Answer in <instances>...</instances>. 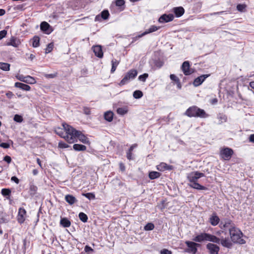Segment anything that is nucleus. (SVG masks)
I'll return each instance as SVG.
<instances>
[{"instance_id": "f257e3e1", "label": "nucleus", "mask_w": 254, "mask_h": 254, "mask_svg": "<svg viewBox=\"0 0 254 254\" xmlns=\"http://www.w3.org/2000/svg\"><path fill=\"white\" fill-rule=\"evenodd\" d=\"M62 125L65 132V140L69 143H73L76 140L77 136L79 135L80 131L65 123H63Z\"/></svg>"}, {"instance_id": "f03ea898", "label": "nucleus", "mask_w": 254, "mask_h": 254, "mask_svg": "<svg viewBox=\"0 0 254 254\" xmlns=\"http://www.w3.org/2000/svg\"><path fill=\"white\" fill-rule=\"evenodd\" d=\"M229 232L231 240L233 243L240 245L246 244V241L242 238L244 234L240 229L236 226L229 228Z\"/></svg>"}, {"instance_id": "7ed1b4c3", "label": "nucleus", "mask_w": 254, "mask_h": 254, "mask_svg": "<svg viewBox=\"0 0 254 254\" xmlns=\"http://www.w3.org/2000/svg\"><path fill=\"white\" fill-rule=\"evenodd\" d=\"M185 115L189 117H196L200 118H206L208 117L205 111L196 106L189 107L185 112Z\"/></svg>"}, {"instance_id": "20e7f679", "label": "nucleus", "mask_w": 254, "mask_h": 254, "mask_svg": "<svg viewBox=\"0 0 254 254\" xmlns=\"http://www.w3.org/2000/svg\"><path fill=\"white\" fill-rule=\"evenodd\" d=\"M137 75V71L134 69H131L129 70L128 72H127L124 78L119 83V85L120 86H122L124 85L127 84L130 80H132L134 79Z\"/></svg>"}, {"instance_id": "39448f33", "label": "nucleus", "mask_w": 254, "mask_h": 254, "mask_svg": "<svg viewBox=\"0 0 254 254\" xmlns=\"http://www.w3.org/2000/svg\"><path fill=\"white\" fill-rule=\"evenodd\" d=\"M185 244L188 248L185 249V252L190 254L192 253V254H195L197 251V248L200 246V245L198 243L189 241H186Z\"/></svg>"}, {"instance_id": "423d86ee", "label": "nucleus", "mask_w": 254, "mask_h": 254, "mask_svg": "<svg viewBox=\"0 0 254 254\" xmlns=\"http://www.w3.org/2000/svg\"><path fill=\"white\" fill-rule=\"evenodd\" d=\"M234 153L233 150L229 147H224L220 151V154L225 160H229Z\"/></svg>"}, {"instance_id": "0eeeda50", "label": "nucleus", "mask_w": 254, "mask_h": 254, "mask_svg": "<svg viewBox=\"0 0 254 254\" xmlns=\"http://www.w3.org/2000/svg\"><path fill=\"white\" fill-rule=\"evenodd\" d=\"M204 174L198 171L192 172L188 176V179L191 184L197 182L198 179L204 177Z\"/></svg>"}, {"instance_id": "6e6552de", "label": "nucleus", "mask_w": 254, "mask_h": 254, "mask_svg": "<svg viewBox=\"0 0 254 254\" xmlns=\"http://www.w3.org/2000/svg\"><path fill=\"white\" fill-rule=\"evenodd\" d=\"M235 226V224L233 222V221L228 218H225L221 222L219 225V227L221 229H229V228H232Z\"/></svg>"}, {"instance_id": "1a4fd4ad", "label": "nucleus", "mask_w": 254, "mask_h": 254, "mask_svg": "<svg viewBox=\"0 0 254 254\" xmlns=\"http://www.w3.org/2000/svg\"><path fill=\"white\" fill-rule=\"evenodd\" d=\"M26 211L23 207H20L18 209L17 220L20 224L24 223L26 217Z\"/></svg>"}, {"instance_id": "9d476101", "label": "nucleus", "mask_w": 254, "mask_h": 254, "mask_svg": "<svg viewBox=\"0 0 254 254\" xmlns=\"http://www.w3.org/2000/svg\"><path fill=\"white\" fill-rule=\"evenodd\" d=\"M206 248L210 254H218L220 251L219 247L213 243H208Z\"/></svg>"}, {"instance_id": "9b49d317", "label": "nucleus", "mask_w": 254, "mask_h": 254, "mask_svg": "<svg viewBox=\"0 0 254 254\" xmlns=\"http://www.w3.org/2000/svg\"><path fill=\"white\" fill-rule=\"evenodd\" d=\"M17 79L27 84H32L36 82L35 79L30 75L24 76L23 75H20L17 77Z\"/></svg>"}, {"instance_id": "f8f14e48", "label": "nucleus", "mask_w": 254, "mask_h": 254, "mask_svg": "<svg viewBox=\"0 0 254 254\" xmlns=\"http://www.w3.org/2000/svg\"><path fill=\"white\" fill-rule=\"evenodd\" d=\"M40 29L46 34H50L53 31L52 27L46 21H43L41 23Z\"/></svg>"}, {"instance_id": "ddd939ff", "label": "nucleus", "mask_w": 254, "mask_h": 254, "mask_svg": "<svg viewBox=\"0 0 254 254\" xmlns=\"http://www.w3.org/2000/svg\"><path fill=\"white\" fill-rule=\"evenodd\" d=\"M174 16L173 14H164L159 17L158 21L160 23L169 22L172 21L174 19Z\"/></svg>"}, {"instance_id": "4468645a", "label": "nucleus", "mask_w": 254, "mask_h": 254, "mask_svg": "<svg viewBox=\"0 0 254 254\" xmlns=\"http://www.w3.org/2000/svg\"><path fill=\"white\" fill-rule=\"evenodd\" d=\"M181 69L185 75H189L193 72L190 70V64L189 61H185L183 63Z\"/></svg>"}, {"instance_id": "2eb2a0df", "label": "nucleus", "mask_w": 254, "mask_h": 254, "mask_svg": "<svg viewBox=\"0 0 254 254\" xmlns=\"http://www.w3.org/2000/svg\"><path fill=\"white\" fill-rule=\"evenodd\" d=\"M209 76L210 74H203L197 77L194 80L193 82V85L195 87H197L203 83V82L205 80V79L209 77Z\"/></svg>"}, {"instance_id": "dca6fc26", "label": "nucleus", "mask_w": 254, "mask_h": 254, "mask_svg": "<svg viewBox=\"0 0 254 254\" xmlns=\"http://www.w3.org/2000/svg\"><path fill=\"white\" fill-rule=\"evenodd\" d=\"M92 49L95 55L99 58H102L103 57V52L102 47L101 45L93 46Z\"/></svg>"}, {"instance_id": "f3484780", "label": "nucleus", "mask_w": 254, "mask_h": 254, "mask_svg": "<svg viewBox=\"0 0 254 254\" xmlns=\"http://www.w3.org/2000/svg\"><path fill=\"white\" fill-rule=\"evenodd\" d=\"M207 233H201L199 234L194 237L192 240L193 241L197 243H201L203 241H207Z\"/></svg>"}, {"instance_id": "a211bd4d", "label": "nucleus", "mask_w": 254, "mask_h": 254, "mask_svg": "<svg viewBox=\"0 0 254 254\" xmlns=\"http://www.w3.org/2000/svg\"><path fill=\"white\" fill-rule=\"evenodd\" d=\"M20 44L21 42L18 38L14 36H11L9 41L6 44V45L12 46L15 48H17Z\"/></svg>"}, {"instance_id": "6ab92c4d", "label": "nucleus", "mask_w": 254, "mask_h": 254, "mask_svg": "<svg viewBox=\"0 0 254 254\" xmlns=\"http://www.w3.org/2000/svg\"><path fill=\"white\" fill-rule=\"evenodd\" d=\"M173 166L168 165L166 163L162 162L157 166V169L160 171H164L165 170L171 171L173 170Z\"/></svg>"}, {"instance_id": "aec40b11", "label": "nucleus", "mask_w": 254, "mask_h": 254, "mask_svg": "<svg viewBox=\"0 0 254 254\" xmlns=\"http://www.w3.org/2000/svg\"><path fill=\"white\" fill-rule=\"evenodd\" d=\"M109 11L105 9L101 12L100 15H98L95 17V20L100 21L101 19L106 20L109 18Z\"/></svg>"}, {"instance_id": "412c9836", "label": "nucleus", "mask_w": 254, "mask_h": 254, "mask_svg": "<svg viewBox=\"0 0 254 254\" xmlns=\"http://www.w3.org/2000/svg\"><path fill=\"white\" fill-rule=\"evenodd\" d=\"M209 221L211 225L215 226L218 224L220 222V219L215 212L213 213L212 215L209 218Z\"/></svg>"}, {"instance_id": "4be33fe9", "label": "nucleus", "mask_w": 254, "mask_h": 254, "mask_svg": "<svg viewBox=\"0 0 254 254\" xmlns=\"http://www.w3.org/2000/svg\"><path fill=\"white\" fill-rule=\"evenodd\" d=\"M220 244H221L223 247L228 249H231L233 247L232 242L230 241L228 238L220 239Z\"/></svg>"}, {"instance_id": "5701e85b", "label": "nucleus", "mask_w": 254, "mask_h": 254, "mask_svg": "<svg viewBox=\"0 0 254 254\" xmlns=\"http://www.w3.org/2000/svg\"><path fill=\"white\" fill-rule=\"evenodd\" d=\"M173 12L177 17H180L184 14L185 9L182 6L175 7L173 8Z\"/></svg>"}, {"instance_id": "b1692460", "label": "nucleus", "mask_w": 254, "mask_h": 254, "mask_svg": "<svg viewBox=\"0 0 254 254\" xmlns=\"http://www.w3.org/2000/svg\"><path fill=\"white\" fill-rule=\"evenodd\" d=\"M207 241L219 244L220 242V239L215 235L207 233Z\"/></svg>"}, {"instance_id": "393cba45", "label": "nucleus", "mask_w": 254, "mask_h": 254, "mask_svg": "<svg viewBox=\"0 0 254 254\" xmlns=\"http://www.w3.org/2000/svg\"><path fill=\"white\" fill-rule=\"evenodd\" d=\"M14 86L24 91H29L31 89V87L29 85L19 82H15Z\"/></svg>"}, {"instance_id": "a878e982", "label": "nucleus", "mask_w": 254, "mask_h": 254, "mask_svg": "<svg viewBox=\"0 0 254 254\" xmlns=\"http://www.w3.org/2000/svg\"><path fill=\"white\" fill-rule=\"evenodd\" d=\"M64 199L69 205H72L77 201L76 198L71 194L66 195Z\"/></svg>"}, {"instance_id": "bb28decb", "label": "nucleus", "mask_w": 254, "mask_h": 254, "mask_svg": "<svg viewBox=\"0 0 254 254\" xmlns=\"http://www.w3.org/2000/svg\"><path fill=\"white\" fill-rule=\"evenodd\" d=\"M60 223L64 228L69 227L71 225L70 220L66 217H61Z\"/></svg>"}, {"instance_id": "cd10ccee", "label": "nucleus", "mask_w": 254, "mask_h": 254, "mask_svg": "<svg viewBox=\"0 0 254 254\" xmlns=\"http://www.w3.org/2000/svg\"><path fill=\"white\" fill-rule=\"evenodd\" d=\"M11 191L10 189L4 188L1 190V194L7 199H10Z\"/></svg>"}, {"instance_id": "c85d7f7f", "label": "nucleus", "mask_w": 254, "mask_h": 254, "mask_svg": "<svg viewBox=\"0 0 254 254\" xmlns=\"http://www.w3.org/2000/svg\"><path fill=\"white\" fill-rule=\"evenodd\" d=\"M55 132L57 134L65 139V132L64 131V128H62L60 127H56L55 129Z\"/></svg>"}, {"instance_id": "c756f323", "label": "nucleus", "mask_w": 254, "mask_h": 254, "mask_svg": "<svg viewBox=\"0 0 254 254\" xmlns=\"http://www.w3.org/2000/svg\"><path fill=\"white\" fill-rule=\"evenodd\" d=\"M190 186L195 189L198 190H207V188L203 186L200 185L199 183L197 182H195L192 184H190Z\"/></svg>"}, {"instance_id": "7c9ffc66", "label": "nucleus", "mask_w": 254, "mask_h": 254, "mask_svg": "<svg viewBox=\"0 0 254 254\" xmlns=\"http://www.w3.org/2000/svg\"><path fill=\"white\" fill-rule=\"evenodd\" d=\"M161 175V173L158 172L151 171L149 173L148 177L150 180H154L159 178Z\"/></svg>"}, {"instance_id": "2f4dec72", "label": "nucleus", "mask_w": 254, "mask_h": 254, "mask_svg": "<svg viewBox=\"0 0 254 254\" xmlns=\"http://www.w3.org/2000/svg\"><path fill=\"white\" fill-rule=\"evenodd\" d=\"M114 114L112 111H107L104 113V119L109 122L112 121Z\"/></svg>"}, {"instance_id": "473e14b6", "label": "nucleus", "mask_w": 254, "mask_h": 254, "mask_svg": "<svg viewBox=\"0 0 254 254\" xmlns=\"http://www.w3.org/2000/svg\"><path fill=\"white\" fill-rule=\"evenodd\" d=\"M73 148L75 151H80L85 150L86 149V147L82 144H74L73 145Z\"/></svg>"}, {"instance_id": "72a5a7b5", "label": "nucleus", "mask_w": 254, "mask_h": 254, "mask_svg": "<svg viewBox=\"0 0 254 254\" xmlns=\"http://www.w3.org/2000/svg\"><path fill=\"white\" fill-rule=\"evenodd\" d=\"M37 190V187L33 184H31L29 188V193L30 196H34Z\"/></svg>"}, {"instance_id": "f704fd0d", "label": "nucleus", "mask_w": 254, "mask_h": 254, "mask_svg": "<svg viewBox=\"0 0 254 254\" xmlns=\"http://www.w3.org/2000/svg\"><path fill=\"white\" fill-rule=\"evenodd\" d=\"M10 64L6 63L0 62V68L3 71H9Z\"/></svg>"}, {"instance_id": "c9c22d12", "label": "nucleus", "mask_w": 254, "mask_h": 254, "mask_svg": "<svg viewBox=\"0 0 254 254\" xmlns=\"http://www.w3.org/2000/svg\"><path fill=\"white\" fill-rule=\"evenodd\" d=\"M159 28V27H157L155 25H152L149 29L146 30L143 33V35H146L147 34L155 32Z\"/></svg>"}, {"instance_id": "e433bc0d", "label": "nucleus", "mask_w": 254, "mask_h": 254, "mask_svg": "<svg viewBox=\"0 0 254 254\" xmlns=\"http://www.w3.org/2000/svg\"><path fill=\"white\" fill-rule=\"evenodd\" d=\"M40 38L37 36H35L32 39V46L34 48H36L40 45Z\"/></svg>"}, {"instance_id": "4c0bfd02", "label": "nucleus", "mask_w": 254, "mask_h": 254, "mask_svg": "<svg viewBox=\"0 0 254 254\" xmlns=\"http://www.w3.org/2000/svg\"><path fill=\"white\" fill-rule=\"evenodd\" d=\"M112 63V68L111 69V72L113 73L116 70L117 66L119 64V62L116 59H113L111 61Z\"/></svg>"}, {"instance_id": "58836bf2", "label": "nucleus", "mask_w": 254, "mask_h": 254, "mask_svg": "<svg viewBox=\"0 0 254 254\" xmlns=\"http://www.w3.org/2000/svg\"><path fill=\"white\" fill-rule=\"evenodd\" d=\"M128 112L127 107H122L119 108L117 110V112L119 115H124L126 114Z\"/></svg>"}, {"instance_id": "ea45409f", "label": "nucleus", "mask_w": 254, "mask_h": 254, "mask_svg": "<svg viewBox=\"0 0 254 254\" xmlns=\"http://www.w3.org/2000/svg\"><path fill=\"white\" fill-rule=\"evenodd\" d=\"M79 218L80 220L84 222H87L88 220V216L87 215L84 213V212H80L78 215Z\"/></svg>"}, {"instance_id": "a19ab883", "label": "nucleus", "mask_w": 254, "mask_h": 254, "mask_svg": "<svg viewBox=\"0 0 254 254\" xmlns=\"http://www.w3.org/2000/svg\"><path fill=\"white\" fill-rule=\"evenodd\" d=\"M82 195L86 197L89 200L95 199V195L93 192L83 193Z\"/></svg>"}, {"instance_id": "79ce46f5", "label": "nucleus", "mask_w": 254, "mask_h": 254, "mask_svg": "<svg viewBox=\"0 0 254 254\" xmlns=\"http://www.w3.org/2000/svg\"><path fill=\"white\" fill-rule=\"evenodd\" d=\"M143 96V93L140 90H135L133 93V97L135 99H140Z\"/></svg>"}, {"instance_id": "37998d69", "label": "nucleus", "mask_w": 254, "mask_h": 254, "mask_svg": "<svg viewBox=\"0 0 254 254\" xmlns=\"http://www.w3.org/2000/svg\"><path fill=\"white\" fill-rule=\"evenodd\" d=\"M13 120L15 122L21 123L23 122V119L22 116L18 114H16L13 117Z\"/></svg>"}, {"instance_id": "c03bdc74", "label": "nucleus", "mask_w": 254, "mask_h": 254, "mask_svg": "<svg viewBox=\"0 0 254 254\" xmlns=\"http://www.w3.org/2000/svg\"><path fill=\"white\" fill-rule=\"evenodd\" d=\"M77 138H78L80 141L84 143H86L87 142V137L83 134H82L81 131H80L79 135L77 136Z\"/></svg>"}, {"instance_id": "a18cd8bd", "label": "nucleus", "mask_w": 254, "mask_h": 254, "mask_svg": "<svg viewBox=\"0 0 254 254\" xmlns=\"http://www.w3.org/2000/svg\"><path fill=\"white\" fill-rule=\"evenodd\" d=\"M148 77V74L144 73L143 74L140 75L138 77V79L140 81L145 82Z\"/></svg>"}, {"instance_id": "49530a36", "label": "nucleus", "mask_w": 254, "mask_h": 254, "mask_svg": "<svg viewBox=\"0 0 254 254\" xmlns=\"http://www.w3.org/2000/svg\"><path fill=\"white\" fill-rule=\"evenodd\" d=\"M54 48V44L53 43H50L48 44L47 48L45 49V53L48 54L50 53L53 49Z\"/></svg>"}, {"instance_id": "de8ad7c7", "label": "nucleus", "mask_w": 254, "mask_h": 254, "mask_svg": "<svg viewBox=\"0 0 254 254\" xmlns=\"http://www.w3.org/2000/svg\"><path fill=\"white\" fill-rule=\"evenodd\" d=\"M154 228V225L152 223H148L144 226V230L146 231H150L152 230Z\"/></svg>"}, {"instance_id": "09e8293b", "label": "nucleus", "mask_w": 254, "mask_h": 254, "mask_svg": "<svg viewBox=\"0 0 254 254\" xmlns=\"http://www.w3.org/2000/svg\"><path fill=\"white\" fill-rule=\"evenodd\" d=\"M246 7L245 4H238L237 5V9L240 12H243Z\"/></svg>"}, {"instance_id": "8fccbe9b", "label": "nucleus", "mask_w": 254, "mask_h": 254, "mask_svg": "<svg viewBox=\"0 0 254 254\" xmlns=\"http://www.w3.org/2000/svg\"><path fill=\"white\" fill-rule=\"evenodd\" d=\"M217 118L220 120H223L224 122H227V116L223 114L219 113L218 115Z\"/></svg>"}, {"instance_id": "3c124183", "label": "nucleus", "mask_w": 254, "mask_h": 254, "mask_svg": "<svg viewBox=\"0 0 254 254\" xmlns=\"http://www.w3.org/2000/svg\"><path fill=\"white\" fill-rule=\"evenodd\" d=\"M58 146L61 148H67L69 147V146L67 143L63 141H60L59 142Z\"/></svg>"}, {"instance_id": "603ef678", "label": "nucleus", "mask_w": 254, "mask_h": 254, "mask_svg": "<svg viewBox=\"0 0 254 254\" xmlns=\"http://www.w3.org/2000/svg\"><path fill=\"white\" fill-rule=\"evenodd\" d=\"M115 3L117 6L122 7L125 5V1L124 0H116Z\"/></svg>"}, {"instance_id": "864d4df0", "label": "nucleus", "mask_w": 254, "mask_h": 254, "mask_svg": "<svg viewBox=\"0 0 254 254\" xmlns=\"http://www.w3.org/2000/svg\"><path fill=\"white\" fill-rule=\"evenodd\" d=\"M164 64V63L160 60H155L154 62V64L158 68H161Z\"/></svg>"}, {"instance_id": "5fc2aeb1", "label": "nucleus", "mask_w": 254, "mask_h": 254, "mask_svg": "<svg viewBox=\"0 0 254 254\" xmlns=\"http://www.w3.org/2000/svg\"><path fill=\"white\" fill-rule=\"evenodd\" d=\"M57 76V73H51V74H45L44 76L46 78H54Z\"/></svg>"}, {"instance_id": "6e6d98bb", "label": "nucleus", "mask_w": 254, "mask_h": 254, "mask_svg": "<svg viewBox=\"0 0 254 254\" xmlns=\"http://www.w3.org/2000/svg\"><path fill=\"white\" fill-rule=\"evenodd\" d=\"M84 251L85 252V253H87V254H90L91 253H92L94 252V250L93 249H92L90 247H89V246L88 245H86L85 247H84Z\"/></svg>"}, {"instance_id": "4d7b16f0", "label": "nucleus", "mask_w": 254, "mask_h": 254, "mask_svg": "<svg viewBox=\"0 0 254 254\" xmlns=\"http://www.w3.org/2000/svg\"><path fill=\"white\" fill-rule=\"evenodd\" d=\"M127 158L129 160H133L134 158L133 157V154L132 153V152L129 151L128 150L127 152Z\"/></svg>"}, {"instance_id": "13d9d810", "label": "nucleus", "mask_w": 254, "mask_h": 254, "mask_svg": "<svg viewBox=\"0 0 254 254\" xmlns=\"http://www.w3.org/2000/svg\"><path fill=\"white\" fill-rule=\"evenodd\" d=\"M88 74V69L86 67H84L81 70V75L82 76H86Z\"/></svg>"}, {"instance_id": "bf43d9fd", "label": "nucleus", "mask_w": 254, "mask_h": 254, "mask_svg": "<svg viewBox=\"0 0 254 254\" xmlns=\"http://www.w3.org/2000/svg\"><path fill=\"white\" fill-rule=\"evenodd\" d=\"M170 78L172 80L175 81L176 83L180 80L179 78L174 74H170Z\"/></svg>"}, {"instance_id": "052dcab7", "label": "nucleus", "mask_w": 254, "mask_h": 254, "mask_svg": "<svg viewBox=\"0 0 254 254\" xmlns=\"http://www.w3.org/2000/svg\"><path fill=\"white\" fill-rule=\"evenodd\" d=\"M7 34V31L3 30L0 31V40H1L6 36Z\"/></svg>"}, {"instance_id": "680f3d73", "label": "nucleus", "mask_w": 254, "mask_h": 254, "mask_svg": "<svg viewBox=\"0 0 254 254\" xmlns=\"http://www.w3.org/2000/svg\"><path fill=\"white\" fill-rule=\"evenodd\" d=\"M0 147L7 149L10 147V144L8 142H2L0 143Z\"/></svg>"}, {"instance_id": "e2e57ef3", "label": "nucleus", "mask_w": 254, "mask_h": 254, "mask_svg": "<svg viewBox=\"0 0 254 254\" xmlns=\"http://www.w3.org/2000/svg\"><path fill=\"white\" fill-rule=\"evenodd\" d=\"M3 160L8 164H9L11 162V158L8 155H5L3 159Z\"/></svg>"}, {"instance_id": "0e129e2a", "label": "nucleus", "mask_w": 254, "mask_h": 254, "mask_svg": "<svg viewBox=\"0 0 254 254\" xmlns=\"http://www.w3.org/2000/svg\"><path fill=\"white\" fill-rule=\"evenodd\" d=\"M83 112L86 115H90L91 114L90 109L88 107H83Z\"/></svg>"}, {"instance_id": "69168bd1", "label": "nucleus", "mask_w": 254, "mask_h": 254, "mask_svg": "<svg viewBox=\"0 0 254 254\" xmlns=\"http://www.w3.org/2000/svg\"><path fill=\"white\" fill-rule=\"evenodd\" d=\"M160 254H172V252L167 249H164L160 251Z\"/></svg>"}, {"instance_id": "338daca9", "label": "nucleus", "mask_w": 254, "mask_h": 254, "mask_svg": "<svg viewBox=\"0 0 254 254\" xmlns=\"http://www.w3.org/2000/svg\"><path fill=\"white\" fill-rule=\"evenodd\" d=\"M144 36V35H143V33L140 35H138L135 37H134L132 38V41L130 44H131L132 43L134 42L135 41H137L138 39L142 37V36Z\"/></svg>"}, {"instance_id": "774afa93", "label": "nucleus", "mask_w": 254, "mask_h": 254, "mask_svg": "<svg viewBox=\"0 0 254 254\" xmlns=\"http://www.w3.org/2000/svg\"><path fill=\"white\" fill-rule=\"evenodd\" d=\"M6 97L9 98V99H11L14 96V95L13 94V93L11 92V91H8L6 94H5Z\"/></svg>"}]
</instances>
